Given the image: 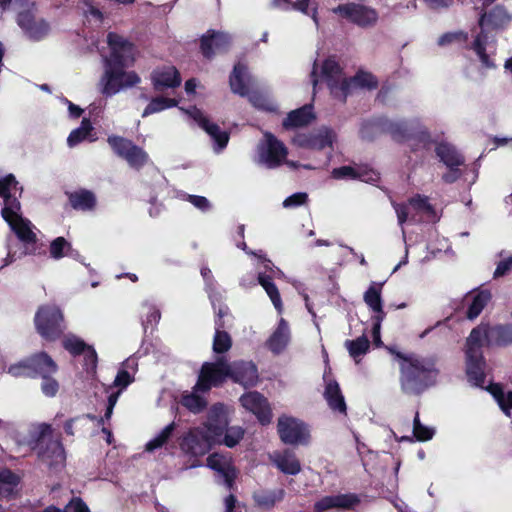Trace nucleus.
<instances>
[{"instance_id":"nucleus-1","label":"nucleus","mask_w":512,"mask_h":512,"mask_svg":"<svg viewBox=\"0 0 512 512\" xmlns=\"http://www.w3.org/2000/svg\"><path fill=\"white\" fill-rule=\"evenodd\" d=\"M388 351L399 360V383L404 394L420 395L436 383L439 370L434 358L406 354L394 347H389Z\"/></svg>"},{"instance_id":"nucleus-2","label":"nucleus","mask_w":512,"mask_h":512,"mask_svg":"<svg viewBox=\"0 0 512 512\" xmlns=\"http://www.w3.org/2000/svg\"><path fill=\"white\" fill-rule=\"evenodd\" d=\"M489 324L481 323L474 327L466 340V375L468 380L477 387L485 383L486 361L482 347H488Z\"/></svg>"},{"instance_id":"nucleus-3","label":"nucleus","mask_w":512,"mask_h":512,"mask_svg":"<svg viewBox=\"0 0 512 512\" xmlns=\"http://www.w3.org/2000/svg\"><path fill=\"white\" fill-rule=\"evenodd\" d=\"M37 333L48 342L59 340L66 330L62 310L54 304L39 306L34 316Z\"/></svg>"},{"instance_id":"nucleus-4","label":"nucleus","mask_w":512,"mask_h":512,"mask_svg":"<svg viewBox=\"0 0 512 512\" xmlns=\"http://www.w3.org/2000/svg\"><path fill=\"white\" fill-rule=\"evenodd\" d=\"M52 426L42 423L39 426L36 447L38 449V457L47 462L50 467L56 466L65 461V450L61 441V437H52Z\"/></svg>"},{"instance_id":"nucleus-5","label":"nucleus","mask_w":512,"mask_h":512,"mask_svg":"<svg viewBox=\"0 0 512 512\" xmlns=\"http://www.w3.org/2000/svg\"><path fill=\"white\" fill-rule=\"evenodd\" d=\"M229 362L226 357L219 356L214 362H204L201 366L195 391L208 392L213 387H221L230 379Z\"/></svg>"},{"instance_id":"nucleus-6","label":"nucleus","mask_w":512,"mask_h":512,"mask_svg":"<svg viewBox=\"0 0 512 512\" xmlns=\"http://www.w3.org/2000/svg\"><path fill=\"white\" fill-rule=\"evenodd\" d=\"M110 56L106 59V69L126 68L135 61L136 46L116 32L107 34Z\"/></svg>"},{"instance_id":"nucleus-7","label":"nucleus","mask_w":512,"mask_h":512,"mask_svg":"<svg viewBox=\"0 0 512 512\" xmlns=\"http://www.w3.org/2000/svg\"><path fill=\"white\" fill-rule=\"evenodd\" d=\"M277 434L285 445H308L311 440L309 426L302 420L281 415L277 420Z\"/></svg>"},{"instance_id":"nucleus-8","label":"nucleus","mask_w":512,"mask_h":512,"mask_svg":"<svg viewBox=\"0 0 512 512\" xmlns=\"http://www.w3.org/2000/svg\"><path fill=\"white\" fill-rule=\"evenodd\" d=\"M332 12L362 29L374 27L379 20V13L375 8L356 2L339 4Z\"/></svg>"},{"instance_id":"nucleus-9","label":"nucleus","mask_w":512,"mask_h":512,"mask_svg":"<svg viewBox=\"0 0 512 512\" xmlns=\"http://www.w3.org/2000/svg\"><path fill=\"white\" fill-rule=\"evenodd\" d=\"M17 238L24 244V254L34 255L37 252V236L30 227V222L21 216V210H11L3 218Z\"/></svg>"},{"instance_id":"nucleus-10","label":"nucleus","mask_w":512,"mask_h":512,"mask_svg":"<svg viewBox=\"0 0 512 512\" xmlns=\"http://www.w3.org/2000/svg\"><path fill=\"white\" fill-rule=\"evenodd\" d=\"M103 80L105 81L102 93L112 96L122 88L133 87L140 83L141 79L135 71L126 72L125 68L106 69Z\"/></svg>"},{"instance_id":"nucleus-11","label":"nucleus","mask_w":512,"mask_h":512,"mask_svg":"<svg viewBox=\"0 0 512 512\" xmlns=\"http://www.w3.org/2000/svg\"><path fill=\"white\" fill-rule=\"evenodd\" d=\"M232 38L228 33L209 29L200 38V52L207 60H212L216 54L229 51Z\"/></svg>"},{"instance_id":"nucleus-12","label":"nucleus","mask_w":512,"mask_h":512,"mask_svg":"<svg viewBox=\"0 0 512 512\" xmlns=\"http://www.w3.org/2000/svg\"><path fill=\"white\" fill-rule=\"evenodd\" d=\"M241 405L254 414L262 426L269 425L272 421V409L268 399L258 391L244 393L239 399Z\"/></svg>"},{"instance_id":"nucleus-13","label":"nucleus","mask_w":512,"mask_h":512,"mask_svg":"<svg viewBox=\"0 0 512 512\" xmlns=\"http://www.w3.org/2000/svg\"><path fill=\"white\" fill-rule=\"evenodd\" d=\"M265 139L266 143L259 147V159L267 168L273 169L283 163L288 151L285 145L272 133L266 132Z\"/></svg>"},{"instance_id":"nucleus-14","label":"nucleus","mask_w":512,"mask_h":512,"mask_svg":"<svg viewBox=\"0 0 512 512\" xmlns=\"http://www.w3.org/2000/svg\"><path fill=\"white\" fill-rule=\"evenodd\" d=\"M16 22L25 35L33 41L44 39L50 31L49 23L44 19H36L31 10L20 11L17 14Z\"/></svg>"},{"instance_id":"nucleus-15","label":"nucleus","mask_w":512,"mask_h":512,"mask_svg":"<svg viewBox=\"0 0 512 512\" xmlns=\"http://www.w3.org/2000/svg\"><path fill=\"white\" fill-rule=\"evenodd\" d=\"M230 380L245 388L254 387L259 381V373L253 361L235 360L229 363Z\"/></svg>"},{"instance_id":"nucleus-16","label":"nucleus","mask_w":512,"mask_h":512,"mask_svg":"<svg viewBox=\"0 0 512 512\" xmlns=\"http://www.w3.org/2000/svg\"><path fill=\"white\" fill-rule=\"evenodd\" d=\"M17 190H20L21 193L22 187H19V182L13 174L0 177V197L3 198L4 202L1 209L2 218H6L11 210H21V203L14 195Z\"/></svg>"},{"instance_id":"nucleus-17","label":"nucleus","mask_w":512,"mask_h":512,"mask_svg":"<svg viewBox=\"0 0 512 512\" xmlns=\"http://www.w3.org/2000/svg\"><path fill=\"white\" fill-rule=\"evenodd\" d=\"M151 83L156 92L178 88L182 83L179 70L172 65L154 69L151 73Z\"/></svg>"},{"instance_id":"nucleus-18","label":"nucleus","mask_w":512,"mask_h":512,"mask_svg":"<svg viewBox=\"0 0 512 512\" xmlns=\"http://www.w3.org/2000/svg\"><path fill=\"white\" fill-rule=\"evenodd\" d=\"M28 377L37 378L47 374H56L58 365L45 351L31 354L27 357Z\"/></svg>"},{"instance_id":"nucleus-19","label":"nucleus","mask_w":512,"mask_h":512,"mask_svg":"<svg viewBox=\"0 0 512 512\" xmlns=\"http://www.w3.org/2000/svg\"><path fill=\"white\" fill-rule=\"evenodd\" d=\"M325 388L323 397L327 402L328 407L334 413L342 416H347L348 407L345 397L342 393L339 383L335 379H326L324 376Z\"/></svg>"},{"instance_id":"nucleus-20","label":"nucleus","mask_w":512,"mask_h":512,"mask_svg":"<svg viewBox=\"0 0 512 512\" xmlns=\"http://www.w3.org/2000/svg\"><path fill=\"white\" fill-rule=\"evenodd\" d=\"M359 503V498L355 494H339L335 496H325L315 502L314 512H324L332 508L351 509Z\"/></svg>"},{"instance_id":"nucleus-21","label":"nucleus","mask_w":512,"mask_h":512,"mask_svg":"<svg viewBox=\"0 0 512 512\" xmlns=\"http://www.w3.org/2000/svg\"><path fill=\"white\" fill-rule=\"evenodd\" d=\"M273 464L286 475H297L301 471V463L296 454L289 448L275 451L271 456Z\"/></svg>"},{"instance_id":"nucleus-22","label":"nucleus","mask_w":512,"mask_h":512,"mask_svg":"<svg viewBox=\"0 0 512 512\" xmlns=\"http://www.w3.org/2000/svg\"><path fill=\"white\" fill-rule=\"evenodd\" d=\"M69 205L76 211H93L97 206V198L91 190L80 188L72 192H65Z\"/></svg>"},{"instance_id":"nucleus-23","label":"nucleus","mask_w":512,"mask_h":512,"mask_svg":"<svg viewBox=\"0 0 512 512\" xmlns=\"http://www.w3.org/2000/svg\"><path fill=\"white\" fill-rule=\"evenodd\" d=\"M509 21V16L505 8L501 5H496L488 12L481 14L478 24L481 31L484 29H499L504 27Z\"/></svg>"},{"instance_id":"nucleus-24","label":"nucleus","mask_w":512,"mask_h":512,"mask_svg":"<svg viewBox=\"0 0 512 512\" xmlns=\"http://www.w3.org/2000/svg\"><path fill=\"white\" fill-rule=\"evenodd\" d=\"M290 341V329L288 322L281 318L274 332L267 340L268 349L274 354H280Z\"/></svg>"},{"instance_id":"nucleus-25","label":"nucleus","mask_w":512,"mask_h":512,"mask_svg":"<svg viewBox=\"0 0 512 512\" xmlns=\"http://www.w3.org/2000/svg\"><path fill=\"white\" fill-rule=\"evenodd\" d=\"M248 68L246 64L242 62H237L234 67L233 71L231 72L229 76V85L231 88V91L234 94L240 95L242 97L247 96L249 93V86H248Z\"/></svg>"},{"instance_id":"nucleus-26","label":"nucleus","mask_w":512,"mask_h":512,"mask_svg":"<svg viewBox=\"0 0 512 512\" xmlns=\"http://www.w3.org/2000/svg\"><path fill=\"white\" fill-rule=\"evenodd\" d=\"M295 142L302 148L314 150H322L332 146V138L329 131L316 134H299L296 136Z\"/></svg>"},{"instance_id":"nucleus-27","label":"nucleus","mask_w":512,"mask_h":512,"mask_svg":"<svg viewBox=\"0 0 512 512\" xmlns=\"http://www.w3.org/2000/svg\"><path fill=\"white\" fill-rule=\"evenodd\" d=\"M314 118L312 105L306 104L289 112L283 120V127L285 129L303 127L308 125Z\"/></svg>"},{"instance_id":"nucleus-28","label":"nucleus","mask_w":512,"mask_h":512,"mask_svg":"<svg viewBox=\"0 0 512 512\" xmlns=\"http://www.w3.org/2000/svg\"><path fill=\"white\" fill-rule=\"evenodd\" d=\"M179 445L184 453L192 456L204 455L208 450L206 440L192 431L181 438Z\"/></svg>"},{"instance_id":"nucleus-29","label":"nucleus","mask_w":512,"mask_h":512,"mask_svg":"<svg viewBox=\"0 0 512 512\" xmlns=\"http://www.w3.org/2000/svg\"><path fill=\"white\" fill-rule=\"evenodd\" d=\"M512 344V325L497 324L489 325L488 347H506Z\"/></svg>"},{"instance_id":"nucleus-30","label":"nucleus","mask_w":512,"mask_h":512,"mask_svg":"<svg viewBox=\"0 0 512 512\" xmlns=\"http://www.w3.org/2000/svg\"><path fill=\"white\" fill-rule=\"evenodd\" d=\"M435 153L447 167H460L465 164V158L447 142L438 143Z\"/></svg>"},{"instance_id":"nucleus-31","label":"nucleus","mask_w":512,"mask_h":512,"mask_svg":"<svg viewBox=\"0 0 512 512\" xmlns=\"http://www.w3.org/2000/svg\"><path fill=\"white\" fill-rule=\"evenodd\" d=\"M384 134H388L394 141L404 142L410 139L411 135L407 123L404 121H393L383 116V121L380 122Z\"/></svg>"},{"instance_id":"nucleus-32","label":"nucleus","mask_w":512,"mask_h":512,"mask_svg":"<svg viewBox=\"0 0 512 512\" xmlns=\"http://www.w3.org/2000/svg\"><path fill=\"white\" fill-rule=\"evenodd\" d=\"M321 76L328 88L335 87V83L343 76V68L334 57H328L322 63Z\"/></svg>"},{"instance_id":"nucleus-33","label":"nucleus","mask_w":512,"mask_h":512,"mask_svg":"<svg viewBox=\"0 0 512 512\" xmlns=\"http://www.w3.org/2000/svg\"><path fill=\"white\" fill-rule=\"evenodd\" d=\"M93 131L94 128L90 119L83 118L80 126L70 132L67 138V144L70 147H74L86 139L89 141H95L96 137L92 134Z\"/></svg>"},{"instance_id":"nucleus-34","label":"nucleus","mask_w":512,"mask_h":512,"mask_svg":"<svg viewBox=\"0 0 512 512\" xmlns=\"http://www.w3.org/2000/svg\"><path fill=\"white\" fill-rule=\"evenodd\" d=\"M492 298V294L489 290H480L471 297V302L468 305L466 311V317L469 320L477 318L483 309L487 306Z\"/></svg>"},{"instance_id":"nucleus-35","label":"nucleus","mask_w":512,"mask_h":512,"mask_svg":"<svg viewBox=\"0 0 512 512\" xmlns=\"http://www.w3.org/2000/svg\"><path fill=\"white\" fill-rule=\"evenodd\" d=\"M224 321L215 322V334L213 338V351L216 354H224L232 347V338L228 332L224 330Z\"/></svg>"},{"instance_id":"nucleus-36","label":"nucleus","mask_w":512,"mask_h":512,"mask_svg":"<svg viewBox=\"0 0 512 512\" xmlns=\"http://www.w3.org/2000/svg\"><path fill=\"white\" fill-rule=\"evenodd\" d=\"M383 283L372 282L365 291L363 299L367 306L376 314H384L381 291Z\"/></svg>"},{"instance_id":"nucleus-37","label":"nucleus","mask_w":512,"mask_h":512,"mask_svg":"<svg viewBox=\"0 0 512 512\" xmlns=\"http://www.w3.org/2000/svg\"><path fill=\"white\" fill-rule=\"evenodd\" d=\"M488 36L485 31H480L475 37L469 49H472L479 57L480 62L486 68H495V63L486 52Z\"/></svg>"},{"instance_id":"nucleus-38","label":"nucleus","mask_w":512,"mask_h":512,"mask_svg":"<svg viewBox=\"0 0 512 512\" xmlns=\"http://www.w3.org/2000/svg\"><path fill=\"white\" fill-rule=\"evenodd\" d=\"M258 282L266 291L277 312L282 313L283 303L281 300V296L271 276L260 273L258 276Z\"/></svg>"},{"instance_id":"nucleus-39","label":"nucleus","mask_w":512,"mask_h":512,"mask_svg":"<svg viewBox=\"0 0 512 512\" xmlns=\"http://www.w3.org/2000/svg\"><path fill=\"white\" fill-rule=\"evenodd\" d=\"M383 121V116L375 117L362 122L359 134L361 139L366 141H373L380 135L384 134L380 122Z\"/></svg>"},{"instance_id":"nucleus-40","label":"nucleus","mask_w":512,"mask_h":512,"mask_svg":"<svg viewBox=\"0 0 512 512\" xmlns=\"http://www.w3.org/2000/svg\"><path fill=\"white\" fill-rule=\"evenodd\" d=\"M20 483L19 476L8 468L0 470V495L10 497Z\"/></svg>"},{"instance_id":"nucleus-41","label":"nucleus","mask_w":512,"mask_h":512,"mask_svg":"<svg viewBox=\"0 0 512 512\" xmlns=\"http://www.w3.org/2000/svg\"><path fill=\"white\" fill-rule=\"evenodd\" d=\"M178 100L175 98H168L164 96H157L153 98L148 105L145 107L142 117H147L151 114L161 112L165 109L176 107Z\"/></svg>"},{"instance_id":"nucleus-42","label":"nucleus","mask_w":512,"mask_h":512,"mask_svg":"<svg viewBox=\"0 0 512 512\" xmlns=\"http://www.w3.org/2000/svg\"><path fill=\"white\" fill-rule=\"evenodd\" d=\"M349 355L358 362L357 358L365 355L370 349V341L367 336L362 335L354 340H346L344 343Z\"/></svg>"},{"instance_id":"nucleus-43","label":"nucleus","mask_w":512,"mask_h":512,"mask_svg":"<svg viewBox=\"0 0 512 512\" xmlns=\"http://www.w3.org/2000/svg\"><path fill=\"white\" fill-rule=\"evenodd\" d=\"M83 339L76 335H69L62 340V347L73 357L81 356L89 348Z\"/></svg>"},{"instance_id":"nucleus-44","label":"nucleus","mask_w":512,"mask_h":512,"mask_svg":"<svg viewBox=\"0 0 512 512\" xmlns=\"http://www.w3.org/2000/svg\"><path fill=\"white\" fill-rule=\"evenodd\" d=\"M180 403L186 409L194 414L201 413L205 410L207 406V401L202 396L192 392V393H184L181 396Z\"/></svg>"},{"instance_id":"nucleus-45","label":"nucleus","mask_w":512,"mask_h":512,"mask_svg":"<svg viewBox=\"0 0 512 512\" xmlns=\"http://www.w3.org/2000/svg\"><path fill=\"white\" fill-rule=\"evenodd\" d=\"M175 429V422H171L166 427H164L156 437L147 442L145 446L146 451L153 452L156 449L161 448L164 444L168 442Z\"/></svg>"},{"instance_id":"nucleus-46","label":"nucleus","mask_w":512,"mask_h":512,"mask_svg":"<svg viewBox=\"0 0 512 512\" xmlns=\"http://www.w3.org/2000/svg\"><path fill=\"white\" fill-rule=\"evenodd\" d=\"M203 130L213 139L219 150L227 146L230 135L227 131L221 130L218 124L209 122Z\"/></svg>"},{"instance_id":"nucleus-47","label":"nucleus","mask_w":512,"mask_h":512,"mask_svg":"<svg viewBox=\"0 0 512 512\" xmlns=\"http://www.w3.org/2000/svg\"><path fill=\"white\" fill-rule=\"evenodd\" d=\"M107 142L114 153L123 159L134 146V143L131 140L118 135L108 136Z\"/></svg>"},{"instance_id":"nucleus-48","label":"nucleus","mask_w":512,"mask_h":512,"mask_svg":"<svg viewBox=\"0 0 512 512\" xmlns=\"http://www.w3.org/2000/svg\"><path fill=\"white\" fill-rule=\"evenodd\" d=\"M356 87L354 84V80H352V77L350 78H340L335 83V87H330L331 94L335 97L340 99L343 102H346L347 96L351 93L352 89Z\"/></svg>"},{"instance_id":"nucleus-49","label":"nucleus","mask_w":512,"mask_h":512,"mask_svg":"<svg viewBox=\"0 0 512 512\" xmlns=\"http://www.w3.org/2000/svg\"><path fill=\"white\" fill-rule=\"evenodd\" d=\"M435 430L431 427L425 426L421 423L419 412L415 413L413 419V435L417 441L425 442L433 438Z\"/></svg>"},{"instance_id":"nucleus-50","label":"nucleus","mask_w":512,"mask_h":512,"mask_svg":"<svg viewBox=\"0 0 512 512\" xmlns=\"http://www.w3.org/2000/svg\"><path fill=\"white\" fill-rule=\"evenodd\" d=\"M124 159L131 167L139 169L147 163L149 157L141 147L134 144Z\"/></svg>"},{"instance_id":"nucleus-51","label":"nucleus","mask_w":512,"mask_h":512,"mask_svg":"<svg viewBox=\"0 0 512 512\" xmlns=\"http://www.w3.org/2000/svg\"><path fill=\"white\" fill-rule=\"evenodd\" d=\"M354 84L359 88H366L369 90L376 89L378 87L377 78L370 72L358 71L353 77Z\"/></svg>"},{"instance_id":"nucleus-52","label":"nucleus","mask_w":512,"mask_h":512,"mask_svg":"<svg viewBox=\"0 0 512 512\" xmlns=\"http://www.w3.org/2000/svg\"><path fill=\"white\" fill-rule=\"evenodd\" d=\"M83 355V369L84 371L91 376H94L97 372L98 367V354L95 348L90 345L89 348Z\"/></svg>"},{"instance_id":"nucleus-53","label":"nucleus","mask_w":512,"mask_h":512,"mask_svg":"<svg viewBox=\"0 0 512 512\" xmlns=\"http://www.w3.org/2000/svg\"><path fill=\"white\" fill-rule=\"evenodd\" d=\"M409 204L416 211L424 212V213L428 214L429 216L435 215V208L429 202V198L427 196L416 194L409 199Z\"/></svg>"},{"instance_id":"nucleus-54","label":"nucleus","mask_w":512,"mask_h":512,"mask_svg":"<svg viewBox=\"0 0 512 512\" xmlns=\"http://www.w3.org/2000/svg\"><path fill=\"white\" fill-rule=\"evenodd\" d=\"M71 244L62 236L55 238L50 244V255L54 259H61L67 253L65 250H70Z\"/></svg>"},{"instance_id":"nucleus-55","label":"nucleus","mask_w":512,"mask_h":512,"mask_svg":"<svg viewBox=\"0 0 512 512\" xmlns=\"http://www.w3.org/2000/svg\"><path fill=\"white\" fill-rule=\"evenodd\" d=\"M54 374H47L41 378V391L47 397H54L59 391L60 384Z\"/></svg>"},{"instance_id":"nucleus-56","label":"nucleus","mask_w":512,"mask_h":512,"mask_svg":"<svg viewBox=\"0 0 512 512\" xmlns=\"http://www.w3.org/2000/svg\"><path fill=\"white\" fill-rule=\"evenodd\" d=\"M468 41V33L464 31L447 32L438 38L439 46H447L454 42L466 44Z\"/></svg>"},{"instance_id":"nucleus-57","label":"nucleus","mask_w":512,"mask_h":512,"mask_svg":"<svg viewBox=\"0 0 512 512\" xmlns=\"http://www.w3.org/2000/svg\"><path fill=\"white\" fill-rule=\"evenodd\" d=\"M243 436L244 430L241 427L226 428L223 443L227 447L233 448L243 439Z\"/></svg>"},{"instance_id":"nucleus-58","label":"nucleus","mask_w":512,"mask_h":512,"mask_svg":"<svg viewBox=\"0 0 512 512\" xmlns=\"http://www.w3.org/2000/svg\"><path fill=\"white\" fill-rule=\"evenodd\" d=\"M332 176L335 179H364V175L360 174L358 170L351 166H341L332 170Z\"/></svg>"},{"instance_id":"nucleus-59","label":"nucleus","mask_w":512,"mask_h":512,"mask_svg":"<svg viewBox=\"0 0 512 512\" xmlns=\"http://www.w3.org/2000/svg\"><path fill=\"white\" fill-rule=\"evenodd\" d=\"M254 502L257 506L270 509L276 504L277 498L274 492H261L253 495Z\"/></svg>"},{"instance_id":"nucleus-60","label":"nucleus","mask_w":512,"mask_h":512,"mask_svg":"<svg viewBox=\"0 0 512 512\" xmlns=\"http://www.w3.org/2000/svg\"><path fill=\"white\" fill-rule=\"evenodd\" d=\"M227 428V421L222 418L214 417L210 415L208 419L207 429L215 436H221L225 433Z\"/></svg>"},{"instance_id":"nucleus-61","label":"nucleus","mask_w":512,"mask_h":512,"mask_svg":"<svg viewBox=\"0 0 512 512\" xmlns=\"http://www.w3.org/2000/svg\"><path fill=\"white\" fill-rule=\"evenodd\" d=\"M308 200V194L305 192H297L289 197H287L283 201V206L285 208H293V207H299L301 205H304Z\"/></svg>"},{"instance_id":"nucleus-62","label":"nucleus","mask_w":512,"mask_h":512,"mask_svg":"<svg viewBox=\"0 0 512 512\" xmlns=\"http://www.w3.org/2000/svg\"><path fill=\"white\" fill-rule=\"evenodd\" d=\"M133 381L134 377L126 369H119L113 384L115 387H118L119 390L122 391L127 386H129Z\"/></svg>"},{"instance_id":"nucleus-63","label":"nucleus","mask_w":512,"mask_h":512,"mask_svg":"<svg viewBox=\"0 0 512 512\" xmlns=\"http://www.w3.org/2000/svg\"><path fill=\"white\" fill-rule=\"evenodd\" d=\"M64 512H90V509L80 497H73L64 507Z\"/></svg>"},{"instance_id":"nucleus-64","label":"nucleus","mask_w":512,"mask_h":512,"mask_svg":"<svg viewBox=\"0 0 512 512\" xmlns=\"http://www.w3.org/2000/svg\"><path fill=\"white\" fill-rule=\"evenodd\" d=\"M511 270H512V256H510L504 260H501L497 264V267L494 271L493 277L495 279L502 277V276L506 275L508 272H510Z\"/></svg>"}]
</instances>
